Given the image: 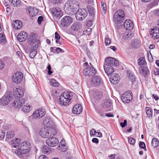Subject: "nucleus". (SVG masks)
I'll use <instances>...</instances> for the list:
<instances>
[{
  "label": "nucleus",
  "mask_w": 159,
  "mask_h": 159,
  "mask_svg": "<svg viewBox=\"0 0 159 159\" xmlns=\"http://www.w3.org/2000/svg\"><path fill=\"white\" fill-rule=\"evenodd\" d=\"M132 92L130 91L125 92L123 93L121 97L122 102L125 103H129L132 98Z\"/></svg>",
  "instance_id": "6e6552de"
},
{
  "label": "nucleus",
  "mask_w": 159,
  "mask_h": 159,
  "mask_svg": "<svg viewBox=\"0 0 159 159\" xmlns=\"http://www.w3.org/2000/svg\"><path fill=\"white\" fill-rule=\"evenodd\" d=\"M55 38L56 39V42L57 43H59V39L60 38V36L56 32L55 33Z\"/></svg>",
  "instance_id": "09e8293b"
},
{
  "label": "nucleus",
  "mask_w": 159,
  "mask_h": 159,
  "mask_svg": "<svg viewBox=\"0 0 159 159\" xmlns=\"http://www.w3.org/2000/svg\"><path fill=\"white\" fill-rule=\"evenodd\" d=\"M37 35L34 33H31L29 36V40L33 42H37V43H39V41L36 39Z\"/></svg>",
  "instance_id": "7c9ffc66"
},
{
  "label": "nucleus",
  "mask_w": 159,
  "mask_h": 159,
  "mask_svg": "<svg viewBox=\"0 0 159 159\" xmlns=\"http://www.w3.org/2000/svg\"><path fill=\"white\" fill-rule=\"evenodd\" d=\"M38 159H48V158L45 155H41L39 157Z\"/></svg>",
  "instance_id": "69168bd1"
},
{
  "label": "nucleus",
  "mask_w": 159,
  "mask_h": 159,
  "mask_svg": "<svg viewBox=\"0 0 159 159\" xmlns=\"http://www.w3.org/2000/svg\"><path fill=\"white\" fill-rule=\"evenodd\" d=\"M140 73L142 75L146 77L149 73V70L148 68L146 66L142 67L139 68Z\"/></svg>",
  "instance_id": "cd10ccee"
},
{
  "label": "nucleus",
  "mask_w": 159,
  "mask_h": 159,
  "mask_svg": "<svg viewBox=\"0 0 159 159\" xmlns=\"http://www.w3.org/2000/svg\"><path fill=\"white\" fill-rule=\"evenodd\" d=\"M81 28V24L80 23L77 21L74 22L71 26V30L75 31L80 30Z\"/></svg>",
  "instance_id": "393cba45"
},
{
  "label": "nucleus",
  "mask_w": 159,
  "mask_h": 159,
  "mask_svg": "<svg viewBox=\"0 0 159 159\" xmlns=\"http://www.w3.org/2000/svg\"><path fill=\"white\" fill-rule=\"evenodd\" d=\"M21 109L25 112H29L31 110L30 106L29 105L26 104L22 107Z\"/></svg>",
  "instance_id": "c9c22d12"
},
{
  "label": "nucleus",
  "mask_w": 159,
  "mask_h": 159,
  "mask_svg": "<svg viewBox=\"0 0 159 159\" xmlns=\"http://www.w3.org/2000/svg\"><path fill=\"white\" fill-rule=\"evenodd\" d=\"M141 44V42L138 39L134 40L132 42V45L134 48H139Z\"/></svg>",
  "instance_id": "e433bc0d"
},
{
  "label": "nucleus",
  "mask_w": 159,
  "mask_h": 159,
  "mask_svg": "<svg viewBox=\"0 0 159 159\" xmlns=\"http://www.w3.org/2000/svg\"><path fill=\"white\" fill-rule=\"evenodd\" d=\"M55 51L58 53L61 52H64L63 50L59 48H56Z\"/></svg>",
  "instance_id": "4d7b16f0"
},
{
  "label": "nucleus",
  "mask_w": 159,
  "mask_h": 159,
  "mask_svg": "<svg viewBox=\"0 0 159 159\" xmlns=\"http://www.w3.org/2000/svg\"><path fill=\"white\" fill-rule=\"evenodd\" d=\"M80 7V3L76 0H70L65 4L64 9L66 12L68 14H74Z\"/></svg>",
  "instance_id": "f257e3e1"
},
{
  "label": "nucleus",
  "mask_w": 159,
  "mask_h": 159,
  "mask_svg": "<svg viewBox=\"0 0 159 159\" xmlns=\"http://www.w3.org/2000/svg\"><path fill=\"white\" fill-rule=\"evenodd\" d=\"M27 12L30 14V16L33 17L35 16L38 13L37 9L33 7H30L26 8Z\"/></svg>",
  "instance_id": "6ab92c4d"
},
{
  "label": "nucleus",
  "mask_w": 159,
  "mask_h": 159,
  "mask_svg": "<svg viewBox=\"0 0 159 159\" xmlns=\"http://www.w3.org/2000/svg\"><path fill=\"white\" fill-rule=\"evenodd\" d=\"M43 18L42 16H39L38 19V22L39 24H40L41 22L43 20Z\"/></svg>",
  "instance_id": "052dcab7"
},
{
  "label": "nucleus",
  "mask_w": 159,
  "mask_h": 159,
  "mask_svg": "<svg viewBox=\"0 0 159 159\" xmlns=\"http://www.w3.org/2000/svg\"><path fill=\"white\" fill-rule=\"evenodd\" d=\"M111 41L110 38H107L105 40V43L106 45H109L111 43Z\"/></svg>",
  "instance_id": "5fc2aeb1"
},
{
  "label": "nucleus",
  "mask_w": 159,
  "mask_h": 159,
  "mask_svg": "<svg viewBox=\"0 0 159 159\" xmlns=\"http://www.w3.org/2000/svg\"><path fill=\"white\" fill-rule=\"evenodd\" d=\"M152 143L154 147H156L158 146L159 142L157 139L154 138L152 140Z\"/></svg>",
  "instance_id": "a18cd8bd"
},
{
  "label": "nucleus",
  "mask_w": 159,
  "mask_h": 159,
  "mask_svg": "<svg viewBox=\"0 0 159 159\" xmlns=\"http://www.w3.org/2000/svg\"><path fill=\"white\" fill-rule=\"evenodd\" d=\"M59 100L61 105L64 106L67 105V103L65 102V100H66V98L63 96V93L60 96Z\"/></svg>",
  "instance_id": "f704fd0d"
},
{
  "label": "nucleus",
  "mask_w": 159,
  "mask_h": 159,
  "mask_svg": "<svg viewBox=\"0 0 159 159\" xmlns=\"http://www.w3.org/2000/svg\"><path fill=\"white\" fill-rule=\"evenodd\" d=\"M125 13L123 10H117L113 16V20L116 23H120L124 20Z\"/></svg>",
  "instance_id": "39448f33"
},
{
  "label": "nucleus",
  "mask_w": 159,
  "mask_h": 159,
  "mask_svg": "<svg viewBox=\"0 0 159 159\" xmlns=\"http://www.w3.org/2000/svg\"><path fill=\"white\" fill-rule=\"evenodd\" d=\"M10 2H11V5L14 7H19L21 4L20 0H10Z\"/></svg>",
  "instance_id": "72a5a7b5"
},
{
  "label": "nucleus",
  "mask_w": 159,
  "mask_h": 159,
  "mask_svg": "<svg viewBox=\"0 0 159 159\" xmlns=\"http://www.w3.org/2000/svg\"><path fill=\"white\" fill-rule=\"evenodd\" d=\"M139 146L140 148H145V145L144 142H141L139 143Z\"/></svg>",
  "instance_id": "bf43d9fd"
},
{
  "label": "nucleus",
  "mask_w": 159,
  "mask_h": 159,
  "mask_svg": "<svg viewBox=\"0 0 159 159\" xmlns=\"http://www.w3.org/2000/svg\"><path fill=\"white\" fill-rule=\"evenodd\" d=\"M120 78L117 74H112L110 77V81L111 83L113 84H117L119 81Z\"/></svg>",
  "instance_id": "4be33fe9"
},
{
  "label": "nucleus",
  "mask_w": 159,
  "mask_h": 159,
  "mask_svg": "<svg viewBox=\"0 0 159 159\" xmlns=\"http://www.w3.org/2000/svg\"><path fill=\"white\" fill-rule=\"evenodd\" d=\"M95 69L93 67H87L83 70V74L85 76H91L94 75L96 73Z\"/></svg>",
  "instance_id": "f8f14e48"
},
{
  "label": "nucleus",
  "mask_w": 159,
  "mask_h": 159,
  "mask_svg": "<svg viewBox=\"0 0 159 159\" xmlns=\"http://www.w3.org/2000/svg\"><path fill=\"white\" fill-rule=\"evenodd\" d=\"M101 12L102 14H105L107 12L106 4L104 2L101 3Z\"/></svg>",
  "instance_id": "4c0bfd02"
},
{
  "label": "nucleus",
  "mask_w": 159,
  "mask_h": 159,
  "mask_svg": "<svg viewBox=\"0 0 159 159\" xmlns=\"http://www.w3.org/2000/svg\"><path fill=\"white\" fill-rule=\"evenodd\" d=\"M39 134L42 138H47L54 136L56 134V131L53 128L43 127L41 129Z\"/></svg>",
  "instance_id": "7ed1b4c3"
},
{
  "label": "nucleus",
  "mask_w": 159,
  "mask_h": 159,
  "mask_svg": "<svg viewBox=\"0 0 159 159\" xmlns=\"http://www.w3.org/2000/svg\"><path fill=\"white\" fill-rule=\"evenodd\" d=\"M119 64V62L115 58L112 57H108L105 60V62L104 65L108 66H116Z\"/></svg>",
  "instance_id": "1a4fd4ad"
},
{
  "label": "nucleus",
  "mask_w": 159,
  "mask_h": 159,
  "mask_svg": "<svg viewBox=\"0 0 159 159\" xmlns=\"http://www.w3.org/2000/svg\"><path fill=\"white\" fill-rule=\"evenodd\" d=\"M28 34L25 32H22L20 33L17 36L18 40L20 42L25 41L28 37Z\"/></svg>",
  "instance_id": "5701e85b"
},
{
  "label": "nucleus",
  "mask_w": 159,
  "mask_h": 159,
  "mask_svg": "<svg viewBox=\"0 0 159 159\" xmlns=\"http://www.w3.org/2000/svg\"><path fill=\"white\" fill-rule=\"evenodd\" d=\"M31 147V145L29 142H23L19 145V149L14 152L19 157L22 158L30 151Z\"/></svg>",
  "instance_id": "f03ea898"
},
{
  "label": "nucleus",
  "mask_w": 159,
  "mask_h": 159,
  "mask_svg": "<svg viewBox=\"0 0 159 159\" xmlns=\"http://www.w3.org/2000/svg\"><path fill=\"white\" fill-rule=\"evenodd\" d=\"M92 141L93 143H98V139L97 138H93L92 140Z\"/></svg>",
  "instance_id": "774afa93"
},
{
  "label": "nucleus",
  "mask_w": 159,
  "mask_h": 159,
  "mask_svg": "<svg viewBox=\"0 0 159 159\" xmlns=\"http://www.w3.org/2000/svg\"><path fill=\"white\" fill-rule=\"evenodd\" d=\"M43 124L44 125V127L48 128H52L54 125V123L52 120L49 117L46 118L44 120Z\"/></svg>",
  "instance_id": "412c9836"
},
{
  "label": "nucleus",
  "mask_w": 159,
  "mask_h": 159,
  "mask_svg": "<svg viewBox=\"0 0 159 159\" xmlns=\"http://www.w3.org/2000/svg\"><path fill=\"white\" fill-rule=\"evenodd\" d=\"M146 113L148 117L152 118V112L149 107H147L145 108Z\"/></svg>",
  "instance_id": "a19ab883"
},
{
  "label": "nucleus",
  "mask_w": 159,
  "mask_h": 159,
  "mask_svg": "<svg viewBox=\"0 0 159 159\" xmlns=\"http://www.w3.org/2000/svg\"><path fill=\"white\" fill-rule=\"evenodd\" d=\"M150 34L153 39H157L159 38V28L156 27L151 29Z\"/></svg>",
  "instance_id": "f3484780"
},
{
  "label": "nucleus",
  "mask_w": 159,
  "mask_h": 159,
  "mask_svg": "<svg viewBox=\"0 0 159 159\" xmlns=\"http://www.w3.org/2000/svg\"><path fill=\"white\" fill-rule=\"evenodd\" d=\"M88 12L84 8L79 9L75 13V17L77 20H82L87 16Z\"/></svg>",
  "instance_id": "423d86ee"
},
{
  "label": "nucleus",
  "mask_w": 159,
  "mask_h": 159,
  "mask_svg": "<svg viewBox=\"0 0 159 159\" xmlns=\"http://www.w3.org/2000/svg\"><path fill=\"white\" fill-rule=\"evenodd\" d=\"M12 97L9 93H7L0 99V108L7 106L12 100Z\"/></svg>",
  "instance_id": "20e7f679"
},
{
  "label": "nucleus",
  "mask_w": 159,
  "mask_h": 159,
  "mask_svg": "<svg viewBox=\"0 0 159 159\" xmlns=\"http://www.w3.org/2000/svg\"><path fill=\"white\" fill-rule=\"evenodd\" d=\"M45 113L46 112L44 109H39L34 111L31 115V116L33 119H39L43 117Z\"/></svg>",
  "instance_id": "0eeeda50"
},
{
  "label": "nucleus",
  "mask_w": 159,
  "mask_h": 159,
  "mask_svg": "<svg viewBox=\"0 0 159 159\" xmlns=\"http://www.w3.org/2000/svg\"><path fill=\"white\" fill-rule=\"evenodd\" d=\"M83 108L82 106L80 104L75 105L73 108V112L75 114H78L82 111Z\"/></svg>",
  "instance_id": "b1692460"
},
{
  "label": "nucleus",
  "mask_w": 159,
  "mask_h": 159,
  "mask_svg": "<svg viewBox=\"0 0 159 159\" xmlns=\"http://www.w3.org/2000/svg\"><path fill=\"white\" fill-rule=\"evenodd\" d=\"M20 143V139L18 138L16 139H13L11 141L12 147L16 148L18 147V149H19V146Z\"/></svg>",
  "instance_id": "2f4dec72"
},
{
  "label": "nucleus",
  "mask_w": 159,
  "mask_h": 159,
  "mask_svg": "<svg viewBox=\"0 0 159 159\" xmlns=\"http://www.w3.org/2000/svg\"><path fill=\"white\" fill-rule=\"evenodd\" d=\"M24 92L22 89L20 88H16L15 90L14 96L16 98H20L22 97Z\"/></svg>",
  "instance_id": "a878e982"
},
{
  "label": "nucleus",
  "mask_w": 159,
  "mask_h": 159,
  "mask_svg": "<svg viewBox=\"0 0 159 159\" xmlns=\"http://www.w3.org/2000/svg\"><path fill=\"white\" fill-rule=\"evenodd\" d=\"M124 26L126 30H131L134 27L133 22L130 20H127L124 22Z\"/></svg>",
  "instance_id": "aec40b11"
},
{
  "label": "nucleus",
  "mask_w": 159,
  "mask_h": 159,
  "mask_svg": "<svg viewBox=\"0 0 159 159\" xmlns=\"http://www.w3.org/2000/svg\"><path fill=\"white\" fill-rule=\"evenodd\" d=\"M59 148V149L62 152L66 151L67 148L66 146V145L62 146L60 147Z\"/></svg>",
  "instance_id": "603ef678"
},
{
  "label": "nucleus",
  "mask_w": 159,
  "mask_h": 159,
  "mask_svg": "<svg viewBox=\"0 0 159 159\" xmlns=\"http://www.w3.org/2000/svg\"><path fill=\"white\" fill-rule=\"evenodd\" d=\"M22 26V22L19 20H16L13 22L12 26L15 29L18 30L21 28Z\"/></svg>",
  "instance_id": "c756f323"
},
{
  "label": "nucleus",
  "mask_w": 159,
  "mask_h": 159,
  "mask_svg": "<svg viewBox=\"0 0 159 159\" xmlns=\"http://www.w3.org/2000/svg\"><path fill=\"white\" fill-rule=\"evenodd\" d=\"M127 72L129 79L132 82H134L136 77L133 73L130 71H127Z\"/></svg>",
  "instance_id": "473e14b6"
},
{
  "label": "nucleus",
  "mask_w": 159,
  "mask_h": 159,
  "mask_svg": "<svg viewBox=\"0 0 159 159\" xmlns=\"http://www.w3.org/2000/svg\"><path fill=\"white\" fill-rule=\"evenodd\" d=\"M91 31V30L90 29H88L86 30H84L83 32V34L85 35L89 34Z\"/></svg>",
  "instance_id": "864d4df0"
},
{
  "label": "nucleus",
  "mask_w": 159,
  "mask_h": 159,
  "mask_svg": "<svg viewBox=\"0 0 159 159\" xmlns=\"http://www.w3.org/2000/svg\"><path fill=\"white\" fill-rule=\"evenodd\" d=\"M50 85L53 86L57 87L59 86V84L58 82L54 79H52L50 81Z\"/></svg>",
  "instance_id": "37998d69"
},
{
  "label": "nucleus",
  "mask_w": 159,
  "mask_h": 159,
  "mask_svg": "<svg viewBox=\"0 0 159 159\" xmlns=\"http://www.w3.org/2000/svg\"><path fill=\"white\" fill-rule=\"evenodd\" d=\"M37 53V51L35 50H33L31 51L30 54L29 56L31 58H33L36 55Z\"/></svg>",
  "instance_id": "8fccbe9b"
},
{
  "label": "nucleus",
  "mask_w": 159,
  "mask_h": 159,
  "mask_svg": "<svg viewBox=\"0 0 159 159\" xmlns=\"http://www.w3.org/2000/svg\"><path fill=\"white\" fill-rule=\"evenodd\" d=\"M61 24L63 26H68L70 25L72 21V18L69 16L63 17L61 20Z\"/></svg>",
  "instance_id": "ddd939ff"
},
{
  "label": "nucleus",
  "mask_w": 159,
  "mask_h": 159,
  "mask_svg": "<svg viewBox=\"0 0 159 159\" xmlns=\"http://www.w3.org/2000/svg\"><path fill=\"white\" fill-rule=\"evenodd\" d=\"M47 68L48 70V74L51 75L52 73V72L51 70V68L50 65H48Z\"/></svg>",
  "instance_id": "6e6d98bb"
},
{
  "label": "nucleus",
  "mask_w": 159,
  "mask_h": 159,
  "mask_svg": "<svg viewBox=\"0 0 159 159\" xmlns=\"http://www.w3.org/2000/svg\"><path fill=\"white\" fill-rule=\"evenodd\" d=\"M14 135V134L13 132L9 130L6 133V138L7 139H10L13 138Z\"/></svg>",
  "instance_id": "ea45409f"
},
{
  "label": "nucleus",
  "mask_w": 159,
  "mask_h": 159,
  "mask_svg": "<svg viewBox=\"0 0 159 159\" xmlns=\"http://www.w3.org/2000/svg\"><path fill=\"white\" fill-rule=\"evenodd\" d=\"M88 11H89V13L91 14H93V13L94 12V9L93 7H90Z\"/></svg>",
  "instance_id": "0e129e2a"
},
{
  "label": "nucleus",
  "mask_w": 159,
  "mask_h": 159,
  "mask_svg": "<svg viewBox=\"0 0 159 159\" xmlns=\"http://www.w3.org/2000/svg\"><path fill=\"white\" fill-rule=\"evenodd\" d=\"M7 41L5 35L3 34H0V43L2 44H4L6 43Z\"/></svg>",
  "instance_id": "58836bf2"
},
{
  "label": "nucleus",
  "mask_w": 159,
  "mask_h": 159,
  "mask_svg": "<svg viewBox=\"0 0 159 159\" xmlns=\"http://www.w3.org/2000/svg\"><path fill=\"white\" fill-rule=\"evenodd\" d=\"M128 143L131 145H134L135 143V140L131 137H128Z\"/></svg>",
  "instance_id": "de8ad7c7"
},
{
  "label": "nucleus",
  "mask_w": 159,
  "mask_h": 159,
  "mask_svg": "<svg viewBox=\"0 0 159 159\" xmlns=\"http://www.w3.org/2000/svg\"><path fill=\"white\" fill-rule=\"evenodd\" d=\"M139 65L142 66L146 64L145 59L144 57H140L138 60Z\"/></svg>",
  "instance_id": "79ce46f5"
},
{
  "label": "nucleus",
  "mask_w": 159,
  "mask_h": 159,
  "mask_svg": "<svg viewBox=\"0 0 159 159\" xmlns=\"http://www.w3.org/2000/svg\"><path fill=\"white\" fill-rule=\"evenodd\" d=\"M63 96L66 98V100H65V102L67 104L70 101L72 98V93L69 92H65L63 93Z\"/></svg>",
  "instance_id": "bb28decb"
},
{
  "label": "nucleus",
  "mask_w": 159,
  "mask_h": 159,
  "mask_svg": "<svg viewBox=\"0 0 159 159\" xmlns=\"http://www.w3.org/2000/svg\"><path fill=\"white\" fill-rule=\"evenodd\" d=\"M106 73L108 75H110L114 71V68L112 66H103Z\"/></svg>",
  "instance_id": "c85d7f7f"
},
{
  "label": "nucleus",
  "mask_w": 159,
  "mask_h": 159,
  "mask_svg": "<svg viewBox=\"0 0 159 159\" xmlns=\"http://www.w3.org/2000/svg\"><path fill=\"white\" fill-rule=\"evenodd\" d=\"M41 151L43 153L45 154L49 153L50 152L49 148L46 145L43 146L41 149Z\"/></svg>",
  "instance_id": "c03bdc74"
},
{
  "label": "nucleus",
  "mask_w": 159,
  "mask_h": 159,
  "mask_svg": "<svg viewBox=\"0 0 159 159\" xmlns=\"http://www.w3.org/2000/svg\"><path fill=\"white\" fill-rule=\"evenodd\" d=\"M155 75H159V68H155L154 70Z\"/></svg>",
  "instance_id": "338daca9"
},
{
  "label": "nucleus",
  "mask_w": 159,
  "mask_h": 159,
  "mask_svg": "<svg viewBox=\"0 0 159 159\" xmlns=\"http://www.w3.org/2000/svg\"><path fill=\"white\" fill-rule=\"evenodd\" d=\"M23 77V74L20 72H18L14 74L12 77V80L16 83L19 84L22 81Z\"/></svg>",
  "instance_id": "9b49d317"
},
{
  "label": "nucleus",
  "mask_w": 159,
  "mask_h": 159,
  "mask_svg": "<svg viewBox=\"0 0 159 159\" xmlns=\"http://www.w3.org/2000/svg\"><path fill=\"white\" fill-rule=\"evenodd\" d=\"M25 102L24 98L17 99L13 101L12 105L15 108H20Z\"/></svg>",
  "instance_id": "2eb2a0df"
},
{
  "label": "nucleus",
  "mask_w": 159,
  "mask_h": 159,
  "mask_svg": "<svg viewBox=\"0 0 159 159\" xmlns=\"http://www.w3.org/2000/svg\"><path fill=\"white\" fill-rule=\"evenodd\" d=\"M111 103L112 102L110 99H107L104 102V106L106 107H110L111 106Z\"/></svg>",
  "instance_id": "49530a36"
},
{
  "label": "nucleus",
  "mask_w": 159,
  "mask_h": 159,
  "mask_svg": "<svg viewBox=\"0 0 159 159\" xmlns=\"http://www.w3.org/2000/svg\"><path fill=\"white\" fill-rule=\"evenodd\" d=\"M52 94L54 97H57L58 95L57 92L55 90H53L51 92Z\"/></svg>",
  "instance_id": "680f3d73"
},
{
  "label": "nucleus",
  "mask_w": 159,
  "mask_h": 159,
  "mask_svg": "<svg viewBox=\"0 0 159 159\" xmlns=\"http://www.w3.org/2000/svg\"><path fill=\"white\" fill-rule=\"evenodd\" d=\"M92 83L94 86H97L101 85L102 83V80L100 76L96 75L92 77Z\"/></svg>",
  "instance_id": "dca6fc26"
},
{
  "label": "nucleus",
  "mask_w": 159,
  "mask_h": 159,
  "mask_svg": "<svg viewBox=\"0 0 159 159\" xmlns=\"http://www.w3.org/2000/svg\"><path fill=\"white\" fill-rule=\"evenodd\" d=\"M127 120H124V122H121L120 123V125L122 128L124 127L127 125Z\"/></svg>",
  "instance_id": "13d9d810"
},
{
  "label": "nucleus",
  "mask_w": 159,
  "mask_h": 159,
  "mask_svg": "<svg viewBox=\"0 0 159 159\" xmlns=\"http://www.w3.org/2000/svg\"><path fill=\"white\" fill-rule=\"evenodd\" d=\"M96 131L94 129H92L90 131V133L91 136L94 135L96 134Z\"/></svg>",
  "instance_id": "e2e57ef3"
},
{
  "label": "nucleus",
  "mask_w": 159,
  "mask_h": 159,
  "mask_svg": "<svg viewBox=\"0 0 159 159\" xmlns=\"http://www.w3.org/2000/svg\"><path fill=\"white\" fill-rule=\"evenodd\" d=\"M52 12L54 16L57 18H60L62 15V13L60 8H54L52 10Z\"/></svg>",
  "instance_id": "a211bd4d"
},
{
  "label": "nucleus",
  "mask_w": 159,
  "mask_h": 159,
  "mask_svg": "<svg viewBox=\"0 0 159 159\" xmlns=\"http://www.w3.org/2000/svg\"><path fill=\"white\" fill-rule=\"evenodd\" d=\"M59 143L58 140L53 136L50 137L47 139L46 143L49 146L54 147L57 145Z\"/></svg>",
  "instance_id": "9d476101"
},
{
  "label": "nucleus",
  "mask_w": 159,
  "mask_h": 159,
  "mask_svg": "<svg viewBox=\"0 0 159 159\" xmlns=\"http://www.w3.org/2000/svg\"><path fill=\"white\" fill-rule=\"evenodd\" d=\"M5 132L3 130H0V140L3 139L5 136Z\"/></svg>",
  "instance_id": "3c124183"
},
{
  "label": "nucleus",
  "mask_w": 159,
  "mask_h": 159,
  "mask_svg": "<svg viewBox=\"0 0 159 159\" xmlns=\"http://www.w3.org/2000/svg\"><path fill=\"white\" fill-rule=\"evenodd\" d=\"M102 97V93L98 90H96L94 92L93 95L92 97L91 100L93 102H94L95 103L98 101Z\"/></svg>",
  "instance_id": "4468645a"
}]
</instances>
